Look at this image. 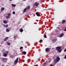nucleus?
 Returning <instances> with one entry per match:
<instances>
[{
	"label": "nucleus",
	"mask_w": 66,
	"mask_h": 66,
	"mask_svg": "<svg viewBox=\"0 0 66 66\" xmlns=\"http://www.w3.org/2000/svg\"><path fill=\"white\" fill-rule=\"evenodd\" d=\"M64 34L62 33L61 34V35L59 36V37H63V36H64Z\"/></svg>",
	"instance_id": "0eeeda50"
},
{
	"label": "nucleus",
	"mask_w": 66,
	"mask_h": 66,
	"mask_svg": "<svg viewBox=\"0 0 66 66\" xmlns=\"http://www.w3.org/2000/svg\"><path fill=\"white\" fill-rule=\"evenodd\" d=\"M5 9H4V8L2 7V8H1V11H4V10H5Z\"/></svg>",
	"instance_id": "a211bd4d"
},
{
	"label": "nucleus",
	"mask_w": 66,
	"mask_h": 66,
	"mask_svg": "<svg viewBox=\"0 0 66 66\" xmlns=\"http://www.w3.org/2000/svg\"><path fill=\"white\" fill-rule=\"evenodd\" d=\"M9 39V37H6L4 39V41L5 42L7 41V40Z\"/></svg>",
	"instance_id": "6e6552de"
},
{
	"label": "nucleus",
	"mask_w": 66,
	"mask_h": 66,
	"mask_svg": "<svg viewBox=\"0 0 66 66\" xmlns=\"http://www.w3.org/2000/svg\"><path fill=\"white\" fill-rule=\"evenodd\" d=\"M23 47H20V49H23Z\"/></svg>",
	"instance_id": "393cba45"
},
{
	"label": "nucleus",
	"mask_w": 66,
	"mask_h": 66,
	"mask_svg": "<svg viewBox=\"0 0 66 66\" xmlns=\"http://www.w3.org/2000/svg\"><path fill=\"white\" fill-rule=\"evenodd\" d=\"M23 0V1H26V0Z\"/></svg>",
	"instance_id": "a19ab883"
},
{
	"label": "nucleus",
	"mask_w": 66,
	"mask_h": 66,
	"mask_svg": "<svg viewBox=\"0 0 66 66\" xmlns=\"http://www.w3.org/2000/svg\"><path fill=\"white\" fill-rule=\"evenodd\" d=\"M14 38H15V36H14Z\"/></svg>",
	"instance_id": "58836bf2"
},
{
	"label": "nucleus",
	"mask_w": 66,
	"mask_h": 66,
	"mask_svg": "<svg viewBox=\"0 0 66 66\" xmlns=\"http://www.w3.org/2000/svg\"><path fill=\"white\" fill-rule=\"evenodd\" d=\"M18 62V58H17L14 61V65H16Z\"/></svg>",
	"instance_id": "7ed1b4c3"
},
{
	"label": "nucleus",
	"mask_w": 66,
	"mask_h": 66,
	"mask_svg": "<svg viewBox=\"0 0 66 66\" xmlns=\"http://www.w3.org/2000/svg\"><path fill=\"white\" fill-rule=\"evenodd\" d=\"M10 30L8 29H6V32H9Z\"/></svg>",
	"instance_id": "412c9836"
},
{
	"label": "nucleus",
	"mask_w": 66,
	"mask_h": 66,
	"mask_svg": "<svg viewBox=\"0 0 66 66\" xmlns=\"http://www.w3.org/2000/svg\"><path fill=\"white\" fill-rule=\"evenodd\" d=\"M56 32H57V31H58V30H57V29H56Z\"/></svg>",
	"instance_id": "473e14b6"
},
{
	"label": "nucleus",
	"mask_w": 66,
	"mask_h": 66,
	"mask_svg": "<svg viewBox=\"0 0 66 66\" xmlns=\"http://www.w3.org/2000/svg\"><path fill=\"white\" fill-rule=\"evenodd\" d=\"M27 8H25L23 10V12L24 13H25V12H26V11L27 10Z\"/></svg>",
	"instance_id": "f3484780"
},
{
	"label": "nucleus",
	"mask_w": 66,
	"mask_h": 66,
	"mask_svg": "<svg viewBox=\"0 0 66 66\" xmlns=\"http://www.w3.org/2000/svg\"><path fill=\"white\" fill-rule=\"evenodd\" d=\"M2 66H4V65H3V64H2Z\"/></svg>",
	"instance_id": "ea45409f"
},
{
	"label": "nucleus",
	"mask_w": 66,
	"mask_h": 66,
	"mask_svg": "<svg viewBox=\"0 0 66 66\" xmlns=\"http://www.w3.org/2000/svg\"><path fill=\"white\" fill-rule=\"evenodd\" d=\"M56 40H57V39L55 38L53 40V43H54V42H55Z\"/></svg>",
	"instance_id": "1a4fd4ad"
},
{
	"label": "nucleus",
	"mask_w": 66,
	"mask_h": 66,
	"mask_svg": "<svg viewBox=\"0 0 66 66\" xmlns=\"http://www.w3.org/2000/svg\"><path fill=\"white\" fill-rule=\"evenodd\" d=\"M7 45H8L9 46H10V45H11V44L10 43H9L8 42H7Z\"/></svg>",
	"instance_id": "6ab92c4d"
},
{
	"label": "nucleus",
	"mask_w": 66,
	"mask_h": 66,
	"mask_svg": "<svg viewBox=\"0 0 66 66\" xmlns=\"http://www.w3.org/2000/svg\"><path fill=\"white\" fill-rule=\"evenodd\" d=\"M61 29V28H59V30H60Z\"/></svg>",
	"instance_id": "a18cd8bd"
},
{
	"label": "nucleus",
	"mask_w": 66,
	"mask_h": 66,
	"mask_svg": "<svg viewBox=\"0 0 66 66\" xmlns=\"http://www.w3.org/2000/svg\"><path fill=\"white\" fill-rule=\"evenodd\" d=\"M36 15L37 16H40V14L38 12H36Z\"/></svg>",
	"instance_id": "423d86ee"
},
{
	"label": "nucleus",
	"mask_w": 66,
	"mask_h": 66,
	"mask_svg": "<svg viewBox=\"0 0 66 66\" xmlns=\"http://www.w3.org/2000/svg\"><path fill=\"white\" fill-rule=\"evenodd\" d=\"M36 5V6L37 7L38 6V5H39V4L37 2H35V3L33 4V5L34 6V5Z\"/></svg>",
	"instance_id": "20e7f679"
},
{
	"label": "nucleus",
	"mask_w": 66,
	"mask_h": 66,
	"mask_svg": "<svg viewBox=\"0 0 66 66\" xmlns=\"http://www.w3.org/2000/svg\"><path fill=\"white\" fill-rule=\"evenodd\" d=\"M39 43H41L42 42V40H40L39 41Z\"/></svg>",
	"instance_id": "a878e982"
},
{
	"label": "nucleus",
	"mask_w": 66,
	"mask_h": 66,
	"mask_svg": "<svg viewBox=\"0 0 66 66\" xmlns=\"http://www.w3.org/2000/svg\"><path fill=\"white\" fill-rule=\"evenodd\" d=\"M64 58H65V59H66V55H65V56L64 57Z\"/></svg>",
	"instance_id": "2f4dec72"
},
{
	"label": "nucleus",
	"mask_w": 66,
	"mask_h": 66,
	"mask_svg": "<svg viewBox=\"0 0 66 66\" xmlns=\"http://www.w3.org/2000/svg\"><path fill=\"white\" fill-rule=\"evenodd\" d=\"M60 60V58L59 57H56V59H54V63H57Z\"/></svg>",
	"instance_id": "f03ea898"
},
{
	"label": "nucleus",
	"mask_w": 66,
	"mask_h": 66,
	"mask_svg": "<svg viewBox=\"0 0 66 66\" xmlns=\"http://www.w3.org/2000/svg\"><path fill=\"white\" fill-rule=\"evenodd\" d=\"M61 48L62 47L60 46H58L56 47V49L57 51H58L59 53H61V52L62 51V49H61Z\"/></svg>",
	"instance_id": "f257e3e1"
},
{
	"label": "nucleus",
	"mask_w": 66,
	"mask_h": 66,
	"mask_svg": "<svg viewBox=\"0 0 66 66\" xmlns=\"http://www.w3.org/2000/svg\"><path fill=\"white\" fill-rule=\"evenodd\" d=\"M14 66V65H13V66Z\"/></svg>",
	"instance_id": "de8ad7c7"
},
{
	"label": "nucleus",
	"mask_w": 66,
	"mask_h": 66,
	"mask_svg": "<svg viewBox=\"0 0 66 66\" xmlns=\"http://www.w3.org/2000/svg\"><path fill=\"white\" fill-rule=\"evenodd\" d=\"M46 64V62L44 63L43 64L44 65H45Z\"/></svg>",
	"instance_id": "7c9ffc66"
},
{
	"label": "nucleus",
	"mask_w": 66,
	"mask_h": 66,
	"mask_svg": "<svg viewBox=\"0 0 66 66\" xmlns=\"http://www.w3.org/2000/svg\"><path fill=\"white\" fill-rule=\"evenodd\" d=\"M22 53H23L24 55H26L27 53L25 51H23L22 52Z\"/></svg>",
	"instance_id": "ddd939ff"
},
{
	"label": "nucleus",
	"mask_w": 66,
	"mask_h": 66,
	"mask_svg": "<svg viewBox=\"0 0 66 66\" xmlns=\"http://www.w3.org/2000/svg\"><path fill=\"white\" fill-rule=\"evenodd\" d=\"M44 38H47V36L46 35H44Z\"/></svg>",
	"instance_id": "b1692460"
},
{
	"label": "nucleus",
	"mask_w": 66,
	"mask_h": 66,
	"mask_svg": "<svg viewBox=\"0 0 66 66\" xmlns=\"http://www.w3.org/2000/svg\"><path fill=\"white\" fill-rule=\"evenodd\" d=\"M64 31H66V28L64 30Z\"/></svg>",
	"instance_id": "f704fd0d"
},
{
	"label": "nucleus",
	"mask_w": 66,
	"mask_h": 66,
	"mask_svg": "<svg viewBox=\"0 0 66 66\" xmlns=\"http://www.w3.org/2000/svg\"><path fill=\"white\" fill-rule=\"evenodd\" d=\"M5 60H6V58H4L3 59V61H5Z\"/></svg>",
	"instance_id": "5701e85b"
},
{
	"label": "nucleus",
	"mask_w": 66,
	"mask_h": 66,
	"mask_svg": "<svg viewBox=\"0 0 66 66\" xmlns=\"http://www.w3.org/2000/svg\"><path fill=\"white\" fill-rule=\"evenodd\" d=\"M65 22H66V20H63L62 21V23L63 24Z\"/></svg>",
	"instance_id": "4468645a"
},
{
	"label": "nucleus",
	"mask_w": 66,
	"mask_h": 66,
	"mask_svg": "<svg viewBox=\"0 0 66 66\" xmlns=\"http://www.w3.org/2000/svg\"><path fill=\"white\" fill-rule=\"evenodd\" d=\"M7 15L8 16H10V14L9 13L7 14Z\"/></svg>",
	"instance_id": "c85d7f7f"
},
{
	"label": "nucleus",
	"mask_w": 66,
	"mask_h": 66,
	"mask_svg": "<svg viewBox=\"0 0 66 66\" xmlns=\"http://www.w3.org/2000/svg\"><path fill=\"white\" fill-rule=\"evenodd\" d=\"M27 10H29L30 8V6H27V8H26Z\"/></svg>",
	"instance_id": "2eb2a0df"
},
{
	"label": "nucleus",
	"mask_w": 66,
	"mask_h": 66,
	"mask_svg": "<svg viewBox=\"0 0 66 66\" xmlns=\"http://www.w3.org/2000/svg\"><path fill=\"white\" fill-rule=\"evenodd\" d=\"M6 54H8L9 53V52L7 51H6Z\"/></svg>",
	"instance_id": "cd10ccee"
},
{
	"label": "nucleus",
	"mask_w": 66,
	"mask_h": 66,
	"mask_svg": "<svg viewBox=\"0 0 66 66\" xmlns=\"http://www.w3.org/2000/svg\"><path fill=\"white\" fill-rule=\"evenodd\" d=\"M3 22L4 23H5H5H7V21H6L5 20H4L3 21Z\"/></svg>",
	"instance_id": "9b49d317"
},
{
	"label": "nucleus",
	"mask_w": 66,
	"mask_h": 66,
	"mask_svg": "<svg viewBox=\"0 0 66 66\" xmlns=\"http://www.w3.org/2000/svg\"><path fill=\"white\" fill-rule=\"evenodd\" d=\"M10 18V16H7L6 17V19H8V18Z\"/></svg>",
	"instance_id": "4be33fe9"
},
{
	"label": "nucleus",
	"mask_w": 66,
	"mask_h": 66,
	"mask_svg": "<svg viewBox=\"0 0 66 66\" xmlns=\"http://www.w3.org/2000/svg\"><path fill=\"white\" fill-rule=\"evenodd\" d=\"M59 28H59V27H58V28H57L58 29H59Z\"/></svg>",
	"instance_id": "79ce46f5"
},
{
	"label": "nucleus",
	"mask_w": 66,
	"mask_h": 66,
	"mask_svg": "<svg viewBox=\"0 0 66 66\" xmlns=\"http://www.w3.org/2000/svg\"><path fill=\"white\" fill-rule=\"evenodd\" d=\"M3 27H5V28H7L8 27V26L9 25L8 24H6V25H4Z\"/></svg>",
	"instance_id": "f8f14e48"
},
{
	"label": "nucleus",
	"mask_w": 66,
	"mask_h": 66,
	"mask_svg": "<svg viewBox=\"0 0 66 66\" xmlns=\"http://www.w3.org/2000/svg\"><path fill=\"white\" fill-rule=\"evenodd\" d=\"M3 56L5 57H6V56H7V54L5 53H4L3 54Z\"/></svg>",
	"instance_id": "9d476101"
},
{
	"label": "nucleus",
	"mask_w": 66,
	"mask_h": 66,
	"mask_svg": "<svg viewBox=\"0 0 66 66\" xmlns=\"http://www.w3.org/2000/svg\"><path fill=\"white\" fill-rule=\"evenodd\" d=\"M11 5H12V6H14V7L16 6V5H15V4H12Z\"/></svg>",
	"instance_id": "aec40b11"
},
{
	"label": "nucleus",
	"mask_w": 66,
	"mask_h": 66,
	"mask_svg": "<svg viewBox=\"0 0 66 66\" xmlns=\"http://www.w3.org/2000/svg\"><path fill=\"white\" fill-rule=\"evenodd\" d=\"M20 32H22L23 31V30L22 29H21L20 30Z\"/></svg>",
	"instance_id": "dca6fc26"
},
{
	"label": "nucleus",
	"mask_w": 66,
	"mask_h": 66,
	"mask_svg": "<svg viewBox=\"0 0 66 66\" xmlns=\"http://www.w3.org/2000/svg\"><path fill=\"white\" fill-rule=\"evenodd\" d=\"M50 51L49 48H47L45 49V52H48Z\"/></svg>",
	"instance_id": "39448f33"
},
{
	"label": "nucleus",
	"mask_w": 66,
	"mask_h": 66,
	"mask_svg": "<svg viewBox=\"0 0 66 66\" xmlns=\"http://www.w3.org/2000/svg\"><path fill=\"white\" fill-rule=\"evenodd\" d=\"M0 56H1V55H0Z\"/></svg>",
	"instance_id": "49530a36"
},
{
	"label": "nucleus",
	"mask_w": 66,
	"mask_h": 66,
	"mask_svg": "<svg viewBox=\"0 0 66 66\" xmlns=\"http://www.w3.org/2000/svg\"><path fill=\"white\" fill-rule=\"evenodd\" d=\"M29 60H27L28 61Z\"/></svg>",
	"instance_id": "37998d69"
},
{
	"label": "nucleus",
	"mask_w": 66,
	"mask_h": 66,
	"mask_svg": "<svg viewBox=\"0 0 66 66\" xmlns=\"http://www.w3.org/2000/svg\"><path fill=\"white\" fill-rule=\"evenodd\" d=\"M64 52H66V48L64 50Z\"/></svg>",
	"instance_id": "c756f323"
},
{
	"label": "nucleus",
	"mask_w": 66,
	"mask_h": 66,
	"mask_svg": "<svg viewBox=\"0 0 66 66\" xmlns=\"http://www.w3.org/2000/svg\"><path fill=\"white\" fill-rule=\"evenodd\" d=\"M53 59H55V57H53Z\"/></svg>",
	"instance_id": "72a5a7b5"
},
{
	"label": "nucleus",
	"mask_w": 66,
	"mask_h": 66,
	"mask_svg": "<svg viewBox=\"0 0 66 66\" xmlns=\"http://www.w3.org/2000/svg\"><path fill=\"white\" fill-rule=\"evenodd\" d=\"M35 66H38V65L36 64V65H35Z\"/></svg>",
	"instance_id": "c9c22d12"
},
{
	"label": "nucleus",
	"mask_w": 66,
	"mask_h": 66,
	"mask_svg": "<svg viewBox=\"0 0 66 66\" xmlns=\"http://www.w3.org/2000/svg\"><path fill=\"white\" fill-rule=\"evenodd\" d=\"M10 1H12V0H9Z\"/></svg>",
	"instance_id": "4c0bfd02"
},
{
	"label": "nucleus",
	"mask_w": 66,
	"mask_h": 66,
	"mask_svg": "<svg viewBox=\"0 0 66 66\" xmlns=\"http://www.w3.org/2000/svg\"><path fill=\"white\" fill-rule=\"evenodd\" d=\"M50 66H53L52 64H51Z\"/></svg>",
	"instance_id": "e433bc0d"
},
{
	"label": "nucleus",
	"mask_w": 66,
	"mask_h": 66,
	"mask_svg": "<svg viewBox=\"0 0 66 66\" xmlns=\"http://www.w3.org/2000/svg\"><path fill=\"white\" fill-rule=\"evenodd\" d=\"M13 14H15V12H14V11H13Z\"/></svg>",
	"instance_id": "bb28decb"
},
{
	"label": "nucleus",
	"mask_w": 66,
	"mask_h": 66,
	"mask_svg": "<svg viewBox=\"0 0 66 66\" xmlns=\"http://www.w3.org/2000/svg\"><path fill=\"white\" fill-rule=\"evenodd\" d=\"M47 0L48 1H49V0Z\"/></svg>",
	"instance_id": "c03bdc74"
}]
</instances>
